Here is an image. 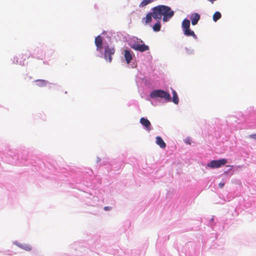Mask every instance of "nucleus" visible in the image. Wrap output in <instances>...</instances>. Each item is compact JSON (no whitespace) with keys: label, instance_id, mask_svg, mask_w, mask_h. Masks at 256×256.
Segmentation results:
<instances>
[{"label":"nucleus","instance_id":"obj_4","mask_svg":"<svg viewBox=\"0 0 256 256\" xmlns=\"http://www.w3.org/2000/svg\"><path fill=\"white\" fill-rule=\"evenodd\" d=\"M104 52V58L106 60H108L109 62L112 60V55L115 52V49L114 48H110L108 46H105Z\"/></svg>","mask_w":256,"mask_h":256},{"label":"nucleus","instance_id":"obj_20","mask_svg":"<svg viewBox=\"0 0 256 256\" xmlns=\"http://www.w3.org/2000/svg\"><path fill=\"white\" fill-rule=\"evenodd\" d=\"M249 137L252 139L256 140V134H250L249 136Z\"/></svg>","mask_w":256,"mask_h":256},{"label":"nucleus","instance_id":"obj_5","mask_svg":"<svg viewBox=\"0 0 256 256\" xmlns=\"http://www.w3.org/2000/svg\"><path fill=\"white\" fill-rule=\"evenodd\" d=\"M131 48L136 50L144 52L149 50V47L144 44H134Z\"/></svg>","mask_w":256,"mask_h":256},{"label":"nucleus","instance_id":"obj_12","mask_svg":"<svg viewBox=\"0 0 256 256\" xmlns=\"http://www.w3.org/2000/svg\"><path fill=\"white\" fill-rule=\"evenodd\" d=\"M156 143L162 148H164L166 147L165 142L162 138L159 136L156 137Z\"/></svg>","mask_w":256,"mask_h":256},{"label":"nucleus","instance_id":"obj_24","mask_svg":"<svg viewBox=\"0 0 256 256\" xmlns=\"http://www.w3.org/2000/svg\"><path fill=\"white\" fill-rule=\"evenodd\" d=\"M186 143H187V144H190V142L189 141V140H186Z\"/></svg>","mask_w":256,"mask_h":256},{"label":"nucleus","instance_id":"obj_21","mask_svg":"<svg viewBox=\"0 0 256 256\" xmlns=\"http://www.w3.org/2000/svg\"><path fill=\"white\" fill-rule=\"evenodd\" d=\"M112 209V208L110 207V206H105V207H104V210H110Z\"/></svg>","mask_w":256,"mask_h":256},{"label":"nucleus","instance_id":"obj_25","mask_svg":"<svg viewBox=\"0 0 256 256\" xmlns=\"http://www.w3.org/2000/svg\"><path fill=\"white\" fill-rule=\"evenodd\" d=\"M230 166L231 168L230 170H232L233 168V166Z\"/></svg>","mask_w":256,"mask_h":256},{"label":"nucleus","instance_id":"obj_23","mask_svg":"<svg viewBox=\"0 0 256 256\" xmlns=\"http://www.w3.org/2000/svg\"><path fill=\"white\" fill-rule=\"evenodd\" d=\"M216 0H208V1L210 2L212 4H213L214 1Z\"/></svg>","mask_w":256,"mask_h":256},{"label":"nucleus","instance_id":"obj_17","mask_svg":"<svg viewBox=\"0 0 256 256\" xmlns=\"http://www.w3.org/2000/svg\"><path fill=\"white\" fill-rule=\"evenodd\" d=\"M222 16L221 14L219 12H216L213 15L212 18L214 22H216Z\"/></svg>","mask_w":256,"mask_h":256},{"label":"nucleus","instance_id":"obj_8","mask_svg":"<svg viewBox=\"0 0 256 256\" xmlns=\"http://www.w3.org/2000/svg\"><path fill=\"white\" fill-rule=\"evenodd\" d=\"M95 44L96 46L97 50H101L102 48V41L100 36H98L95 38Z\"/></svg>","mask_w":256,"mask_h":256},{"label":"nucleus","instance_id":"obj_18","mask_svg":"<svg viewBox=\"0 0 256 256\" xmlns=\"http://www.w3.org/2000/svg\"><path fill=\"white\" fill-rule=\"evenodd\" d=\"M20 246L22 248L26 250H27V251H30L32 250L31 246L28 244H22L20 245Z\"/></svg>","mask_w":256,"mask_h":256},{"label":"nucleus","instance_id":"obj_7","mask_svg":"<svg viewBox=\"0 0 256 256\" xmlns=\"http://www.w3.org/2000/svg\"><path fill=\"white\" fill-rule=\"evenodd\" d=\"M140 123L146 128L148 131H150L151 130L150 126L151 124L150 122L146 118H142L140 119Z\"/></svg>","mask_w":256,"mask_h":256},{"label":"nucleus","instance_id":"obj_15","mask_svg":"<svg viewBox=\"0 0 256 256\" xmlns=\"http://www.w3.org/2000/svg\"><path fill=\"white\" fill-rule=\"evenodd\" d=\"M172 102L175 104H178L179 102V98H178V94L174 90H172Z\"/></svg>","mask_w":256,"mask_h":256},{"label":"nucleus","instance_id":"obj_2","mask_svg":"<svg viewBox=\"0 0 256 256\" xmlns=\"http://www.w3.org/2000/svg\"><path fill=\"white\" fill-rule=\"evenodd\" d=\"M150 96L152 98H164L168 101H170L171 100L170 94L162 90H152L150 92Z\"/></svg>","mask_w":256,"mask_h":256},{"label":"nucleus","instance_id":"obj_13","mask_svg":"<svg viewBox=\"0 0 256 256\" xmlns=\"http://www.w3.org/2000/svg\"><path fill=\"white\" fill-rule=\"evenodd\" d=\"M35 82H36V86L40 87L46 86L48 84V82L44 80H35Z\"/></svg>","mask_w":256,"mask_h":256},{"label":"nucleus","instance_id":"obj_10","mask_svg":"<svg viewBox=\"0 0 256 256\" xmlns=\"http://www.w3.org/2000/svg\"><path fill=\"white\" fill-rule=\"evenodd\" d=\"M154 11L152 12H150L146 15V16L142 18V22L144 24L150 23L152 20V17H153Z\"/></svg>","mask_w":256,"mask_h":256},{"label":"nucleus","instance_id":"obj_6","mask_svg":"<svg viewBox=\"0 0 256 256\" xmlns=\"http://www.w3.org/2000/svg\"><path fill=\"white\" fill-rule=\"evenodd\" d=\"M124 56L128 64H129L133 58V52L129 50H124Z\"/></svg>","mask_w":256,"mask_h":256},{"label":"nucleus","instance_id":"obj_11","mask_svg":"<svg viewBox=\"0 0 256 256\" xmlns=\"http://www.w3.org/2000/svg\"><path fill=\"white\" fill-rule=\"evenodd\" d=\"M184 34L188 36H192L194 39L197 38V36L194 34V32L190 29V28L184 29Z\"/></svg>","mask_w":256,"mask_h":256},{"label":"nucleus","instance_id":"obj_1","mask_svg":"<svg viewBox=\"0 0 256 256\" xmlns=\"http://www.w3.org/2000/svg\"><path fill=\"white\" fill-rule=\"evenodd\" d=\"M153 18L156 20H161L163 16L162 20L164 22L169 20L174 15V12L168 6L159 5L153 8Z\"/></svg>","mask_w":256,"mask_h":256},{"label":"nucleus","instance_id":"obj_3","mask_svg":"<svg viewBox=\"0 0 256 256\" xmlns=\"http://www.w3.org/2000/svg\"><path fill=\"white\" fill-rule=\"evenodd\" d=\"M227 160L222 158L218 160H212L207 164V166L211 168H217L227 163Z\"/></svg>","mask_w":256,"mask_h":256},{"label":"nucleus","instance_id":"obj_14","mask_svg":"<svg viewBox=\"0 0 256 256\" xmlns=\"http://www.w3.org/2000/svg\"><path fill=\"white\" fill-rule=\"evenodd\" d=\"M190 28V21L188 19H184L182 22V30Z\"/></svg>","mask_w":256,"mask_h":256},{"label":"nucleus","instance_id":"obj_16","mask_svg":"<svg viewBox=\"0 0 256 256\" xmlns=\"http://www.w3.org/2000/svg\"><path fill=\"white\" fill-rule=\"evenodd\" d=\"M154 0H143L139 4V7L143 8L153 2Z\"/></svg>","mask_w":256,"mask_h":256},{"label":"nucleus","instance_id":"obj_9","mask_svg":"<svg viewBox=\"0 0 256 256\" xmlns=\"http://www.w3.org/2000/svg\"><path fill=\"white\" fill-rule=\"evenodd\" d=\"M190 20L192 21V24L193 26L197 24L198 22L200 19V16L198 13H194L190 16Z\"/></svg>","mask_w":256,"mask_h":256},{"label":"nucleus","instance_id":"obj_19","mask_svg":"<svg viewBox=\"0 0 256 256\" xmlns=\"http://www.w3.org/2000/svg\"><path fill=\"white\" fill-rule=\"evenodd\" d=\"M161 28L160 24V22H156L153 26V30L155 32H158L160 30Z\"/></svg>","mask_w":256,"mask_h":256},{"label":"nucleus","instance_id":"obj_22","mask_svg":"<svg viewBox=\"0 0 256 256\" xmlns=\"http://www.w3.org/2000/svg\"><path fill=\"white\" fill-rule=\"evenodd\" d=\"M224 182H220L219 184H218V186L219 187L222 188L224 187Z\"/></svg>","mask_w":256,"mask_h":256}]
</instances>
